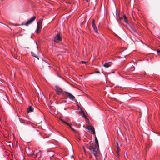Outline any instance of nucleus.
Returning a JSON list of instances; mask_svg holds the SVG:
<instances>
[{"instance_id": "1", "label": "nucleus", "mask_w": 160, "mask_h": 160, "mask_svg": "<svg viewBox=\"0 0 160 160\" xmlns=\"http://www.w3.org/2000/svg\"><path fill=\"white\" fill-rule=\"evenodd\" d=\"M96 143H90L88 148L91 152L94 155L96 158L100 155V152L98 149V142L96 137L95 138Z\"/></svg>"}, {"instance_id": "2", "label": "nucleus", "mask_w": 160, "mask_h": 160, "mask_svg": "<svg viewBox=\"0 0 160 160\" xmlns=\"http://www.w3.org/2000/svg\"><path fill=\"white\" fill-rule=\"evenodd\" d=\"M62 40L61 35L60 33L57 34L54 38V42L56 43H58Z\"/></svg>"}, {"instance_id": "3", "label": "nucleus", "mask_w": 160, "mask_h": 160, "mask_svg": "<svg viewBox=\"0 0 160 160\" xmlns=\"http://www.w3.org/2000/svg\"><path fill=\"white\" fill-rule=\"evenodd\" d=\"M64 92L68 97L72 101H74L75 97L74 96L69 92L66 91H64Z\"/></svg>"}, {"instance_id": "4", "label": "nucleus", "mask_w": 160, "mask_h": 160, "mask_svg": "<svg viewBox=\"0 0 160 160\" xmlns=\"http://www.w3.org/2000/svg\"><path fill=\"white\" fill-rule=\"evenodd\" d=\"M35 18H36L35 16H33L28 20L26 23L24 24V25L28 26L29 24H31L35 20Z\"/></svg>"}, {"instance_id": "5", "label": "nucleus", "mask_w": 160, "mask_h": 160, "mask_svg": "<svg viewBox=\"0 0 160 160\" xmlns=\"http://www.w3.org/2000/svg\"><path fill=\"white\" fill-rule=\"evenodd\" d=\"M55 87L56 88L55 91L57 94L60 95L62 93L63 91L60 87L57 86H56Z\"/></svg>"}, {"instance_id": "6", "label": "nucleus", "mask_w": 160, "mask_h": 160, "mask_svg": "<svg viewBox=\"0 0 160 160\" xmlns=\"http://www.w3.org/2000/svg\"><path fill=\"white\" fill-rule=\"evenodd\" d=\"M119 18L120 19L122 20L123 18L124 19V22L126 23H128V20L126 18L125 14H123V17L121 16L120 14H119Z\"/></svg>"}, {"instance_id": "7", "label": "nucleus", "mask_w": 160, "mask_h": 160, "mask_svg": "<svg viewBox=\"0 0 160 160\" xmlns=\"http://www.w3.org/2000/svg\"><path fill=\"white\" fill-rule=\"evenodd\" d=\"M42 21V20L40 19L39 22H37V29H39L41 28Z\"/></svg>"}, {"instance_id": "8", "label": "nucleus", "mask_w": 160, "mask_h": 160, "mask_svg": "<svg viewBox=\"0 0 160 160\" xmlns=\"http://www.w3.org/2000/svg\"><path fill=\"white\" fill-rule=\"evenodd\" d=\"M90 132L92 134H95V131L94 128L92 126H91L90 128L88 129Z\"/></svg>"}, {"instance_id": "9", "label": "nucleus", "mask_w": 160, "mask_h": 160, "mask_svg": "<svg viewBox=\"0 0 160 160\" xmlns=\"http://www.w3.org/2000/svg\"><path fill=\"white\" fill-rule=\"evenodd\" d=\"M80 111L82 112V116L83 117H84L85 119L86 120L87 119L88 120V118H87V117H86V116L84 112L83 111L81 108L80 107Z\"/></svg>"}, {"instance_id": "10", "label": "nucleus", "mask_w": 160, "mask_h": 160, "mask_svg": "<svg viewBox=\"0 0 160 160\" xmlns=\"http://www.w3.org/2000/svg\"><path fill=\"white\" fill-rule=\"evenodd\" d=\"M33 108H32V106H30L28 107V112H32L33 110Z\"/></svg>"}, {"instance_id": "11", "label": "nucleus", "mask_w": 160, "mask_h": 160, "mask_svg": "<svg viewBox=\"0 0 160 160\" xmlns=\"http://www.w3.org/2000/svg\"><path fill=\"white\" fill-rule=\"evenodd\" d=\"M19 120L20 123H21L25 125L28 124V123H27L25 120H20L19 118Z\"/></svg>"}, {"instance_id": "12", "label": "nucleus", "mask_w": 160, "mask_h": 160, "mask_svg": "<svg viewBox=\"0 0 160 160\" xmlns=\"http://www.w3.org/2000/svg\"><path fill=\"white\" fill-rule=\"evenodd\" d=\"M94 31H95V32L96 33V34H97L98 36H99L98 35L99 33L98 32V30L97 29V28H96V27H93Z\"/></svg>"}, {"instance_id": "13", "label": "nucleus", "mask_w": 160, "mask_h": 160, "mask_svg": "<svg viewBox=\"0 0 160 160\" xmlns=\"http://www.w3.org/2000/svg\"><path fill=\"white\" fill-rule=\"evenodd\" d=\"M104 66L106 68H108L110 66V65L108 62H106L104 65Z\"/></svg>"}, {"instance_id": "14", "label": "nucleus", "mask_w": 160, "mask_h": 160, "mask_svg": "<svg viewBox=\"0 0 160 160\" xmlns=\"http://www.w3.org/2000/svg\"><path fill=\"white\" fill-rule=\"evenodd\" d=\"M31 54L32 56L36 57L38 59H39V58H38V57L36 56V54L32 52H31Z\"/></svg>"}, {"instance_id": "15", "label": "nucleus", "mask_w": 160, "mask_h": 160, "mask_svg": "<svg viewBox=\"0 0 160 160\" xmlns=\"http://www.w3.org/2000/svg\"><path fill=\"white\" fill-rule=\"evenodd\" d=\"M92 26L93 27H96V25L95 23V21L94 20H93L92 22Z\"/></svg>"}, {"instance_id": "16", "label": "nucleus", "mask_w": 160, "mask_h": 160, "mask_svg": "<svg viewBox=\"0 0 160 160\" xmlns=\"http://www.w3.org/2000/svg\"><path fill=\"white\" fill-rule=\"evenodd\" d=\"M116 148H117V152H118L119 151V147L118 144L117 143L116 144Z\"/></svg>"}, {"instance_id": "17", "label": "nucleus", "mask_w": 160, "mask_h": 160, "mask_svg": "<svg viewBox=\"0 0 160 160\" xmlns=\"http://www.w3.org/2000/svg\"><path fill=\"white\" fill-rule=\"evenodd\" d=\"M12 25L14 26H18L24 25V24L22 23L21 24H13Z\"/></svg>"}, {"instance_id": "18", "label": "nucleus", "mask_w": 160, "mask_h": 160, "mask_svg": "<svg viewBox=\"0 0 160 160\" xmlns=\"http://www.w3.org/2000/svg\"><path fill=\"white\" fill-rule=\"evenodd\" d=\"M62 122H64V123H65L66 124H67V125L68 126H70V124L64 121L63 120H62Z\"/></svg>"}, {"instance_id": "19", "label": "nucleus", "mask_w": 160, "mask_h": 160, "mask_svg": "<svg viewBox=\"0 0 160 160\" xmlns=\"http://www.w3.org/2000/svg\"><path fill=\"white\" fill-rule=\"evenodd\" d=\"M35 32L37 33V34L39 33L40 32L39 29H37L36 28Z\"/></svg>"}, {"instance_id": "20", "label": "nucleus", "mask_w": 160, "mask_h": 160, "mask_svg": "<svg viewBox=\"0 0 160 160\" xmlns=\"http://www.w3.org/2000/svg\"><path fill=\"white\" fill-rule=\"evenodd\" d=\"M69 126L73 131H75V130L71 126L70 124V126Z\"/></svg>"}, {"instance_id": "21", "label": "nucleus", "mask_w": 160, "mask_h": 160, "mask_svg": "<svg viewBox=\"0 0 160 160\" xmlns=\"http://www.w3.org/2000/svg\"><path fill=\"white\" fill-rule=\"evenodd\" d=\"M131 28L132 29V30H133V31L134 32H136V30L134 28Z\"/></svg>"}, {"instance_id": "22", "label": "nucleus", "mask_w": 160, "mask_h": 160, "mask_svg": "<svg viewBox=\"0 0 160 160\" xmlns=\"http://www.w3.org/2000/svg\"><path fill=\"white\" fill-rule=\"evenodd\" d=\"M81 62H82V63H85L86 62H84V61H82Z\"/></svg>"}, {"instance_id": "23", "label": "nucleus", "mask_w": 160, "mask_h": 160, "mask_svg": "<svg viewBox=\"0 0 160 160\" xmlns=\"http://www.w3.org/2000/svg\"><path fill=\"white\" fill-rule=\"evenodd\" d=\"M95 72L97 73H100V72L99 71H96Z\"/></svg>"}, {"instance_id": "24", "label": "nucleus", "mask_w": 160, "mask_h": 160, "mask_svg": "<svg viewBox=\"0 0 160 160\" xmlns=\"http://www.w3.org/2000/svg\"><path fill=\"white\" fill-rule=\"evenodd\" d=\"M157 52L158 53L160 52V50H157Z\"/></svg>"}, {"instance_id": "25", "label": "nucleus", "mask_w": 160, "mask_h": 160, "mask_svg": "<svg viewBox=\"0 0 160 160\" xmlns=\"http://www.w3.org/2000/svg\"><path fill=\"white\" fill-rule=\"evenodd\" d=\"M86 1L87 2H88V0H86Z\"/></svg>"}, {"instance_id": "26", "label": "nucleus", "mask_w": 160, "mask_h": 160, "mask_svg": "<svg viewBox=\"0 0 160 160\" xmlns=\"http://www.w3.org/2000/svg\"><path fill=\"white\" fill-rule=\"evenodd\" d=\"M4 25H5L7 26V27H8V26L7 25H6L5 24H4Z\"/></svg>"}, {"instance_id": "27", "label": "nucleus", "mask_w": 160, "mask_h": 160, "mask_svg": "<svg viewBox=\"0 0 160 160\" xmlns=\"http://www.w3.org/2000/svg\"><path fill=\"white\" fill-rule=\"evenodd\" d=\"M64 102H66V101H64Z\"/></svg>"}, {"instance_id": "28", "label": "nucleus", "mask_w": 160, "mask_h": 160, "mask_svg": "<svg viewBox=\"0 0 160 160\" xmlns=\"http://www.w3.org/2000/svg\"><path fill=\"white\" fill-rule=\"evenodd\" d=\"M37 48L38 49V46L37 47Z\"/></svg>"}, {"instance_id": "29", "label": "nucleus", "mask_w": 160, "mask_h": 160, "mask_svg": "<svg viewBox=\"0 0 160 160\" xmlns=\"http://www.w3.org/2000/svg\"><path fill=\"white\" fill-rule=\"evenodd\" d=\"M37 155V153L36 154V155L35 156H36Z\"/></svg>"}]
</instances>
